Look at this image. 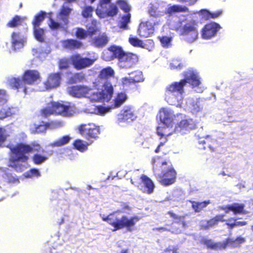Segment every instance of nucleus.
<instances>
[{
  "label": "nucleus",
  "instance_id": "obj_29",
  "mask_svg": "<svg viewBox=\"0 0 253 253\" xmlns=\"http://www.w3.org/2000/svg\"><path fill=\"white\" fill-rule=\"evenodd\" d=\"M11 44L14 49H19L24 45V41L21 38L20 34L13 32L11 33Z\"/></svg>",
  "mask_w": 253,
  "mask_h": 253
},
{
  "label": "nucleus",
  "instance_id": "obj_25",
  "mask_svg": "<svg viewBox=\"0 0 253 253\" xmlns=\"http://www.w3.org/2000/svg\"><path fill=\"white\" fill-rule=\"evenodd\" d=\"M196 124L192 119L182 120L177 125V128L179 130H190L196 128Z\"/></svg>",
  "mask_w": 253,
  "mask_h": 253
},
{
  "label": "nucleus",
  "instance_id": "obj_38",
  "mask_svg": "<svg viewBox=\"0 0 253 253\" xmlns=\"http://www.w3.org/2000/svg\"><path fill=\"white\" fill-rule=\"evenodd\" d=\"M114 75V71L111 67H107L102 69L99 73L98 77L100 79H108Z\"/></svg>",
  "mask_w": 253,
  "mask_h": 253
},
{
  "label": "nucleus",
  "instance_id": "obj_63",
  "mask_svg": "<svg viewBox=\"0 0 253 253\" xmlns=\"http://www.w3.org/2000/svg\"><path fill=\"white\" fill-rule=\"evenodd\" d=\"M6 139V136L5 134V129L0 127V145L3 143Z\"/></svg>",
  "mask_w": 253,
  "mask_h": 253
},
{
  "label": "nucleus",
  "instance_id": "obj_4",
  "mask_svg": "<svg viewBox=\"0 0 253 253\" xmlns=\"http://www.w3.org/2000/svg\"><path fill=\"white\" fill-rule=\"evenodd\" d=\"M185 85L181 80L168 85L165 88V98L167 102L171 105H175L182 99L184 93Z\"/></svg>",
  "mask_w": 253,
  "mask_h": 253
},
{
  "label": "nucleus",
  "instance_id": "obj_56",
  "mask_svg": "<svg viewBox=\"0 0 253 253\" xmlns=\"http://www.w3.org/2000/svg\"><path fill=\"white\" fill-rule=\"evenodd\" d=\"M117 3L119 4L120 8L123 10L124 12L126 13V14L129 13V11L130 8L126 1L124 0H119L117 1Z\"/></svg>",
  "mask_w": 253,
  "mask_h": 253
},
{
  "label": "nucleus",
  "instance_id": "obj_28",
  "mask_svg": "<svg viewBox=\"0 0 253 253\" xmlns=\"http://www.w3.org/2000/svg\"><path fill=\"white\" fill-rule=\"evenodd\" d=\"M199 143L203 145V149L209 148L211 152L215 151L218 144L216 140L207 136L205 140L199 141Z\"/></svg>",
  "mask_w": 253,
  "mask_h": 253
},
{
  "label": "nucleus",
  "instance_id": "obj_50",
  "mask_svg": "<svg viewBox=\"0 0 253 253\" xmlns=\"http://www.w3.org/2000/svg\"><path fill=\"white\" fill-rule=\"evenodd\" d=\"M85 79V75L83 73H76L70 78L71 83H76L84 81Z\"/></svg>",
  "mask_w": 253,
  "mask_h": 253
},
{
  "label": "nucleus",
  "instance_id": "obj_59",
  "mask_svg": "<svg viewBox=\"0 0 253 253\" xmlns=\"http://www.w3.org/2000/svg\"><path fill=\"white\" fill-rule=\"evenodd\" d=\"M171 41V38L167 36H163L160 39V42L164 47H168Z\"/></svg>",
  "mask_w": 253,
  "mask_h": 253
},
{
  "label": "nucleus",
  "instance_id": "obj_54",
  "mask_svg": "<svg viewBox=\"0 0 253 253\" xmlns=\"http://www.w3.org/2000/svg\"><path fill=\"white\" fill-rule=\"evenodd\" d=\"M50 23L49 24V27L50 29L52 30H56L58 29H60L63 28L64 26H65L63 24V22H57L54 21L53 19L50 18L49 19Z\"/></svg>",
  "mask_w": 253,
  "mask_h": 253
},
{
  "label": "nucleus",
  "instance_id": "obj_44",
  "mask_svg": "<svg viewBox=\"0 0 253 253\" xmlns=\"http://www.w3.org/2000/svg\"><path fill=\"white\" fill-rule=\"evenodd\" d=\"M22 18L17 15H15L7 24L6 26L9 28H16L22 24Z\"/></svg>",
  "mask_w": 253,
  "mask_h": 253
},
{
  "label": "nucleus",
  "instance_id": "obj_49",
  "mask_svg": "<svg viewBox=\"0 0 253 253\" xmlns=\"http://www.w3.org/2000/svg\"><path fill=\"white\" fill-rule=\"evenodd\" d=\"M70 59L66 57L60 59L58 62V68L60 70H67L70 66Z\"/></svg>",
  "mask_w": 253,
  "mask_h": 253
},
{
  "label": "nucleus",
  "instance_id": "obj_60",
  "mask_svg": "<svg viewBox=\"0 0 253 253\" xmlns=\"http://www.w3.org/2000/svg\"><path fill=\"white\" fill-rule=\"evenodd\" d=\"M143 45L145 46V47H142V48H146L148 49L149 51L152 50L154 47V43L152 40H147L145 42H143Z\"/></svg>",
  "mask_w": 253,
  "mask_h": 253
},
{
  "label": "nucleus",
  "instance_id": "obj_52",
  "mask_svg": "<svg viewBox=\"0 0 253 253\" xmlns=\"http://www.w3.org/2000/svg\"><path fill=\"white\" fill-rule=\"evenodd\" d=\"M132 76L131 77L132 81L135 83L143 82L144 81L143 75L142 72L139 71H135L132 73Z\"/></svg>",
  "mask_w": 253,
  "mask_h": 253
},
{
  "label": "nucleus",
  "instance_id": "obj_2",
  "mask_svg": "<svg viewBox=\"0 0 253 253\" xmlns=\"http://www.w3.org/2000/svg\"><path fill=\"white\" fill-rule=\"evenodd\" d=\"M126 211H131V208L127 204L124 203L121 210L114 211L107 216L103 215L102 219L113 227V231L125 228L127 231L131 232L140 218L137 216L130 217H128L126 215H123L121 217L119 216L120 213Z\"/></svg>",
  "mask_w": 253,
  "mask_h": 253
},
{
  "label": "nucleus",
  "instance_id": "obj_26",
  "mask_svg": "<svg viewBox=\"0 0 253 253\" xmlns=\"http://www.w3.org/2000/svg\"><path fill=\"white\" fill-rule=\"evenodd\" d=\"M63 47L69 50H76L81 48L83 47V43L75 39H67L62 42Z\"/></svg>",
  "mask_w": 253,
  "mask_h": 253
},
{
  "label": "nucleus",
  "instance_id": "obj_33",
  "mask_svg": "<svg viewBox=\"0 0 253 253\" xmlns=\"http://www.w3.org/2000/svg\"><path fill=\"white\" fill-rule=\"evenodd\" d=\"M9 84L10 86L14 89H19L21 87L23 88V91L25 93H27V88L25 86V83L23 81L22 79L19 78H11L9 81Z\"/></svg>",
  "mask_w": 253,
  "mask_h": 253
},
{
  "label": "nucleus",
  "instance_id": "obj_53",
  "mask_svg": "<svg viewBox=\"0 0 253 253\" xmlns=\"http://www.w3.org/2000/svg\"><path fill=\"white\" fill-rule=\"evenodd\" d=\"M11 109L9 107H4L0 110V119L3 120L12 115Z\"/></svg>",
  "mask_w": 253,
  "mask_h": 253
},
{
  "label": "nucleus",
  "instance_id": "obj_57",
  "mask_svg": "<svg viewBox=\"0 0 253 253\" xmlns=\"http://www.w3.org/2000/svg\"><path fill=\"white\" fill-rule=\"evenodd\" d=\"M183 65L178 60H173L170 64V68L171 70L181 69Z\"/></svg>",
  "mask_w": 253,
  "mask_h": 253
},
{
  "label": "nucleus",
  "instance_id": "obj_30",
  "mask_svg": "<svg viewBox=\"0 0 253 253\" xmlns=\"http://www.w3.org/2000/svg\"><path fill=\"white\" fill-rule=\"evenodd\" d=\"M108 41V37L104 33L93 39L92 43L96 47H102L107 44Z\"/></svg>",
  "mask_w": 253,
  "mask_h": 253
},
{
  "label": "nucleus",
  "instance_id": "obj_8",
  "mask_svg": "<svg viewBox=\"0 0 253 253\" xmlns=\"http://www.w3.org/2000/svg\"><path fill=\"white\" fill-rule=\"evenodd\" d=\"M71 64L77 70L88 68L93 64L95 59L87 57H84L79 53L72 54L69 57Z\"/></svg>",
  "mask_w": 253,
  "mask_h": 253
},
{
  "label": "nucleus",
  "instance_id": "obj_17",
  "mask_svg": "<svg viewBox=\"0 0 253 253\" xmlns=\"http://www.w3.org/2000/svg\"><path fill=\"white\" fill-rule=\"evenodd\" d=\"M22 79L25 84L32 85L38 81H40L41 76L37 70H27L22 75Z\"/></svg>",
  "mask_w": 253,
  "mask_h": 253
},
{
  "label": "nucleus",
  "instance_id": "obj_13",
  "mask_svg": "<svg viewBox=\"0 0 253 253\" xmlns=\"http://www.w3.org/2000/svg\"><path fill=\"white\" fill-rule=\"evenodd\" d=\"M220 29V26L218 24L215 22L209 23L206 24L202 30V37L204 39H210L216 35Z\"/></svg>",
  "mask_w": 253,
  "mask_h": 253
},
{
  "label": "nucleus",
  "instance_id": "obj_46",
  "mask_svg": "<svg viewBox=\"0 0 253 253\" xmlns=\"http://www.w3.org/2000/svg\"><path fill=\"white\" fill-rule=\"evenodd\" d=\"M129 43L134 47H145L143 42L138 38L130 35L128 38Z\"/></svg>",
  "mask_w": 253,
  "mask_h": 253
},
{
  "label": "nucleus",
  "instance_id": "obj_27",
  "mask_svg": "<svg viewBox=\"0 0 253 253\" xmlns=\"http://www.w3.org/2000/svg\"><path fill=\"white\" fill-rule=\"evenodd\" d=\"M171 126L166 125V126H158L157 128V134L160 136V139H163V140H167L168 141V137L172 134L170 130Z\"/></svg>",
  "mask_w": 253,
  "mask_h": 253
},
{
  "label": "nucleus",
  "instance_id": "obj_48",
  "mask_svg": "<svg viewBox=\"0 0 253 253\" xmlns=\"http://www.w3.org/2000/svg\"><path fill=\"white\" fill-rule=\"evenodd\" d=\"M94 8L89 5H86L83 7L82 11V15L84 18H88L92 16Z\"/></svg>",
  "mask_w": 253,
  "mask_h": 253
},
{
  "label": "nucleus",
  "instance_id": "obj_45",
  "mask_svg": "<svg viewBox=\"0 0 253 253\" xmlns=\"http://www.w3.org/2000/svg\"><path fill=\"white\" fill-rule=\"evenodd\" d=\"M168 13L171 14L175 12H185L188 11V8L185 6L173 5L168 9Z\"/></svg>",
  "mask_w": 253,
  "mask_h": 253
},
{
  "label": "nucleus",
  "instance_id": "obj_5",
  "mask_svg": "<svg viewBox=\"0 0 253 253\" xmlns=\"http://www.w3.org/2000/svg\"><path fill=\"white\" fill-rule=\"evenodd\" d=\"M197 22L195 20H191L182 25V22L175 27V30L178 32L179 35L182 36L185 41L192 43L198 38Z\"/></svg>",
  "mask_w": 253,
  "mask_h": 253
},
{
  "label": "nucleus",
  "instance_id": "obj_12",
  "mask_svg": "<svg viewBox=\"0 0 253 253\" xmlns=\"http://www.w3.org/2000/svg\"><path fill=\"white\" fill-rule=\"evenodd\" d=\"M183 75L184 79L181 80L185 86L187 83H188L192 87H195L199 86L201 84V81L198 74L194 70L189 69L185 71Z\"/></svg>",
  "mask_w": 253,
  "mask_h": 253
},
{
  "label": "nucleus",
  "instance_id": "obj_24",
  "mask_svg": "<svg viewBox=\"0 0 253 253\" xmlns=\"http://www.w3.org/2000/svg\"><path fill=\"white\" fill-rule=\"evenodd\" d=\"M225 215L223 214H217L213 217L206 221V224H202L201 229L203 230H208L210 228L217 226L219 222H224Z\"/></svg>",
  "mask_w": 253,
  "mask_h": 253
},
{
  "label": "nucleus",
  "instance_id": "obj_14",
  "mask_svg": "<svg viewBox=\"0 0 253 253\" xmlns=\"http://www.w3.org/2000/svg\"><path fill=\"white\" fill-rule=\"evenodd\" d=\"M54 114L63 117H70L72 115L71 107L58 102H51Z\"/></svg>",
  "mask_w": 253,
  "mask_h": 253
},
{
  "label": "nucleus",
  "instance_id": "obj_34",
  "mask_svg": "<svg viewBox=\"0 0 253 253\" xmlns=\"http://www.w3.org/2000/svg\"><path fill=\"white\" fill-rule=\"evenodd\" d=\"M167 214L174 219L172 224L176 223L183 227L186 226L187 222L185 220L186 215H178L172 211H168Z\"/></svg>",
  "mask_w": 253,
  "mask_h": 253
},
{
  "label": "nucleus",
  "instance_id": "obj_41",
  "mask_svg": "<svg viewBox=\"0 0 253 253\" xmlns=\"http://www.w3.org/2000/svg\"><path fill=\"white\" fill-rule=\"evenodd\" d=\"M46 12L43 11L39 12L35 16L32 21L34 28H39L42 22L45 18Z\"/></svg>",
  "mask_w": 253,
  "mask_h": 253
},
{
  "label": "nucleus",
  "instance_id": "obj_7",
  "mask_svg": "<svg viewBox=\"0 0 253 253\" xmlns=\"http://www.w3.org/2000/svg\"><path fill=\"white\" fill-rule=\"evenodd\" d=\"M162 166L168 165V169L165 170L161 175L159 176L160 179V183L164 186H168L173 184L176 179L177 173L174 169L170 161H164L161 162Z\"/></svg>",
  "mask_w": 253,
  "mask_h": 253
},
{
  "label": "nucleus",
  "instance_id": "obj_36",
  "mask_svg": "<svg viewBox=\"0 0 253 253\" xmlns=\"http://www.w3.org/2000/svg\"><path fill=\"white\" fill-rule=\"evenodd\" d=\"M237 218L234 217H230L226 221L225 224L229 230H232L235 227L243 226L247 225V222L245 221H237Z\"/></svg>",
  "mask_w": 253,
  "mask_h": 253
},
{
  "label": "nucleus",
  "instance_id": "obj_42",
  "mask_svg": "<svg viewBox=\"0 0 253 253\" xmlns=\"http://www.w3.org/2000/svg\"><path fill=\"white\" fill-rule=\"evenodd\" d=\"M127 97L125 92L118 93L114 100L115 107H120L127 99Z\"/></svg>",
  "mask_w": 253,
  "mask_h": 253
},
{
  "label": "nucleus",
  "instance_id": "obj_40",
  "mask_svg": "<svg viewBox=\"0 0 253 253\" xmlns=\"http://www.w3.org/2000/svg\"><path fill=\"white\" fill-rule=\"evenodd\" d=\"M96 32V30L95 29H93L91 31H88L87 32L82 28H79L77 29L76 32V36L78 39L80 40L85 39L86 38H87L88 35L91 36L95 34Z\"/></svg>",
  "mask_w": 253,
  "mask_h": 253
},
{
  "label": "nucleus",
  "instance_id": "obj_23",
  "mask_svg": "<svg viewBox=\"0 0 253 253\" xmlns=\"http://www.w3.org/2000/svg\"><path fill=\"white\" fill-rule=\"evenodd\" d=\"M245 242L246 239L241 236L237 237L235 239L228 238L222 242V248L225 249L227 247L232 248H239Z\"/></svg>",
  "mask_w": 253,
  "mask_h": 253
},
{
  "label": "nucleus",
  "instance_id": "obj_64",
  "mask_svg": "<svg viewBox=\"0 0 253 253\" xmlns=\"http://www.w3.org/2000/svg\"><path fill=\"white\" fill-rule=\"evenodd\" d=\"M201 12L204 18L206 20H209L211 18V12L207 9L201 10Z\"/></svg>",
  "mask_w": 253,
  "mask_h": 253
},
{
  "label": "nucleus",
  "instance_id": "obj_61",
  "mask_svg": "<svg viewBox=\"0 0 253 253\" xmlns=\"http://www.w3.org/2000/svg\"><path fill=\"white\" fill-rule=\"evenodd\" d=\"M178 249L177 246H169L165 249L164 252L165 253H177Z\"/></svg>",
  "mask_w": 253,
  "mask_h": 253
},
{
  "label": "nucleus",
  "instance_id": "obj_15",
  "mask_svg": "<svg viewBox=\"0 0 253 253\" xmlns=\"http://www.w3.org/2000/svg\"><path fill=\"white\" fill-rule=\"evenodd\" d=\"M92 89L86 86L74 85L68 87V92L72 96L76 97H85L89 94Z\"/></svg>",
  "mask_w": 253,
  "mask_h": 253
},
{
  "label": "nucleus",
  "instance_id": "obj_9",
  "mask_svg": "<svg viewBox=\"0 0 253 253\" xmlns=\"http://www.w3.org/2000/svg\"><path fill=\"white\" fill-rule=\"evenodd\" d=\"M141 180L140 182H139L132 179H130L131 184L137 187L143 193L148 194H152L155 189V185L153 181L147 175L142 174L140 177Z\"/></svg>",
  "mask_w": 253,
  "mask_h": 253
},
{
  "label": "nucleus",
  "instance_id": "obj_55",
  "mask_svg": "<svg viewBox=\"0 0 253 253\" xmlns=\"http://www.w3.org/2000/svg\"><path fill=\"white\" fill-rule=\"evenodd\" d=\"M191 105V111L193 114H196L202 110V107L200 105L199 101H193Z\"/></svg>",
  "mask_w": 253,
  "mask_h": 253
},
{
  "label": "nucleus",
  "instance_id": "obj_6",
  "mask_svg": "<svg viewBox=\"0 0 253 253\" xmlns=\"http://www.w3.org/2000/svg\"><path fill=\"white\" fill-rule=\"evenodd\" d=\"M78 129L79 133L90 144L98 138L100 133L99 127L93 123L81 124Z\"/></svg>",
  "mask_w": 253,
  "mask_h": 253
},
{
  "label": "nucleus",
  "instance_id": "obj_51",
  "mask_svg": "<svg viewBox=\"0 0 253 253\" xmlns=\"http://www.w3.org/2000/svg\"><path fill=\"white\" fill-rule=\"evenodd\" d=\"M34 33L36 39L40 41L43 42L44 40V30L42 28H34Z\"/></svg>",
  "mask_w": 253,
  "mask_h": 253
},
{
  "label": "nucleus",
  "instance_id": "obj_16",
  "mask_svg": "<svg viewBox=\"0 0 253 253\" xmlns=\"http://www.w3.org/2000/svg\"><path fill=\"white\" fill-rule=\"evenodd\" d=\"M96 15L100 18H104L107 17H113L118 13L117 6L113 4H109L108 8H100L97 7L95 10Z\"/></svg>",
  "mask_w": 253,
  "mask_h": 253
},
{
  "label": "nucleus",
  "instance_id": "obj_32",
  "mask_svg": "<svg viewBox=\"0 0 253 253\" xmlns=\"http://www.w3.org/2000/svg\"><path fill=\"white\" fill-rule=\"evenodd\" d=\"M71 9L62 6L59 13V19L60 21H62L65 25H67L69 22V16L71 13Z\"/></svg>",
  "mask_w": 253,
  "mask_h": 253
},
{
  "label": "nucleus",
  "instance_id": "obj_18",
  "mask_svg": "<svg viewBox=\"0 0 253 253\" xmlns=\"http://www.w3.org/2000/svg\"><path fill=\"white\" fill-rule=\"evenodd\" d=\"M63 124L61 122H51L50 123H44L43 122L40 125H35L34 127L32 129V133H41L45 132L47 128H55L60 127Z\"/></svg>",
  "mask_w": 253,
  "mask_h": 253
},
{
  "label": "nucleus",
  "instance_id": "obj_10",
  "mask_svg": "<svg viewBox=\"0 0 253 253\" xmlns=\"http://www.w3.org/2000/svg\"><path fill=\"white\" fill-rule=\"evenodd\" d=\"M159 24V22H151L150 21L141 22L138 27L137 35L141 38H148L151 36L154 32V26Z\"/></svg>",
  "mask_w": 253,
  "mask_h": 253
},
{
  "label": "nucleus",
  "instance_id": "obj_11",
  "mask_svg": "<svg viewBox=\"0 0 253 253\" xmlns=\"http://www.w3.org/2000/svg\"><path fill=\"white\" fill-rule=\"evenodd\" d=\"M62 80L60 72L49 74L45 81L43 82L44 89L42 90H49L58 87Z\"/></svg>",
  "mask_w": 253,
  "mask_h": 253
},
{
  "label": "nucleus",
  "instance_id": "obj_47",
  "mask_svg": "<svg viewBox=\"0 0 253 253\" xmlns=\"http://www.w3.org/2000/svg\"><path fill=\"white\" fill-rule=\"evenodd\" d=\"M52 114H54V112L51 102L48 106L42 109L40 111V115L43 118H47Z\"/></svg>",
  "mask_w": 253,
  "mask_h": 253
},
{
  "label": "nucleus",
  "instance_id": "obj_58",
  "mask_svg": "<svg viewBox=\"0 0 253 253\" xmlns=\"http://www.w3.org/2000/svg\"><path fill=\"white\" fill-rule=\"evenodd\" d=\"M6 175L8 183H18L19 182V179L18 177L13 176L11 173H7Z\"/></svg>",
  "mask_w": 253,
  "mask_h": 253
},
{
  "label": "nucleus",
  "instance_id": "obj_43",
  "mask_svg": "<svg viewBox=\"0 0 253 253\" xmlns=\"http://www.w3.org/2000/svg\"><path fill=\"white\" fill-rule=\"evenodd\" d=\"M130 17L131 14L130 13L122 16L119 23V27L124 30L128 29V24L130 22Z\"/></svg>",
  "mask_w": 253,
  "mask_h": 253
},
{
  "label": "nucleus",
  "instance_id": "obj_19",
  "mask_svg": "<svg viewBox=\"0 0 253 253\" xmlns=\"http://www.w3.org/2000/svg\"><path fill=\"white\" fill-rule=\"evenodd\" d=\"M114 92L113 87L111 84H106L104 85V88L99 92L93 93L96 96V98L98 100L108 102L112 97Z\"/></svg>",
  "mask_w": 253,
  "mask_h": 253
},
{
  "label": "nucleus",
  "instance_id": "obj_1",
  "mask_svg": "<svg viewBox=\"0 0 253 253\" xmlns=\"http://www.w3.org/2000/svg\"><path fill=\"white\" fill-rule=\"evenodd\" d=\"M8 147L10 151L8 166L16 171L21 170L22 165L20 162H27L31 153L37 152L32 157V162L35 165H40L48 159L46 155L38 153L43 152L44 150L41 144L36 141L32 142L30 144L20 142Z\"/></svg>",
  "mask_w": 253,
  "mask_h": 253
},
{
  "label": "nucleus",
  "instance_id": "obj_22",
  "mask_svg": "<svg viewBox=\"0 0 253 253\" xmlns=\"http://www.w3.org/2000/svg\"><path fill=\"white\" fill-rule=\"evenodd\" d=\"M244 208V204L235 203L231 205L222 207L221 209L225 211L226 213H228L229 211H232L234 214L237 215L238 214H246V212Z\"/></svg>",
  "mask_w": 253,
  "mask_h": 253
},
{
  "label": "nucleus",
  "instance_id": "obj_62",
  "mask_svg": "<svg viewBox=\"0 0 253 253\" xmlns=\"http://www.w3.org/2000/svg\"><path fill=\"white\" fill-rule=\"evenodd\" d=\"M122 84L124 86H128L131 84H135V82L132 81L131 77L129 78H124L122 79Z\"/></svg>",
  "mask_w": 253,
  "mask_h": 253
},
{
  "label": "nucleus",
  "instance_id": "obj_20",
  "mask_svg": "<svg viewBox=\"0 0 253 253\" xmlns=\"http://www.w3.org/2000/svg\"><path fill=\"white\" fill-rule=\"evenodd\" d=\"M136 118L134 111L130 107H125L118 115V120L120 123L132 122Z\"/></svg>",
  "mask_w": 253,
  "mask_h": 253
},
{
  "label": "nucleus",
  "instance_id": "obj_3",
  "mask_svg": "<svg viewBox=\"0 0 253 253\" xmlns=\"http://www.w3.org/2000/svg\"><path fill=\"white\" fill-rule=\"evenodd\" d=\"M112 53L110 60L117 59L121 68L129 69L133 67L138 61L139 57L136 54L125 52L121 46L113 45L108 48Z\"/></svg>",
  "mask_w": 253,
  "mask_h": 253
},
{
  "label": "nucleus",
  "instance_id": "obj_35",
  "mask_svg": "<svg viewBox=\"0 0 253 253\" xmlns=\"http://www.w3.org/2000/svg\"><path fill=\"white\" fill-rule=\"evenodd\" d=\"M189 202L191 204L192 208L195 212H201L204 208L210 204V201L207 200L203 202H197L190 200Z\"/></svg>",
  "mask_w": 253,
  "mask_h": 253
},
{
  "label": "nucleus",
  "instance_id": "obj_37",
  "mask_svg": "<svg viewBox=\"0 0 253 253\" xmlns=\"http://www.w3.org/2000/svg\"><path fill=\"white\" fill-rule=\"evenodd\" d=\"M90 144L89 142H86L80 139L75 140L73 143L74 148L81 152L86 151L88 149V145Z\"/></svg>",
  "mask_w": 253,
  "mask_h": 253
},
{
  "label": "nucleus",
  "instance_id": "obj_31",
  "mask_svg": "<svg viewBox=\"0 0 253 253\" xmlns=\"http://www.w3.org/2000/svg\"><path fill=\"white\" fill-rule=\"evenodd\" d=\"M201 243L208 249L211 250H223L222 242L215 243L211 239L204 238L202 240Z\"/></svg>",
  "mask_w": 253,
  "mask_h": 253
},
{
  "label": "nucleus",
  "instance_id": "obj_39",
  "mask_svg": "<svg viewBox=\"0 0 253 253\" xmlns=\"http://www.w3.org/2000/svg\"><path fill=\"white\" fill-rule=\"evenodd\" d=\"M71 140V137L68 135H64L59 139L53 141L50 144V146L52 147H61L68 144Z\"/></svg>",
  "mask_w": 253,
  "mask_h": 253
},
{
  "label": "nucleus",
  "instance_id": "obj_21",
  "mask_svg": "<svg viewBox=\"0 0 253 253\" xmlns=\"http://www.w3.org/2000/svg\"><path fill=\"white\" fill-rule=\"evenodd\" d=\"M158 116L163 124L165 125L171 126L174 115L170 110L166 108H162L159 110Z\"/></svg>",
  "mask_w": 253,
  "mask_h": 253
}]
</instances>
